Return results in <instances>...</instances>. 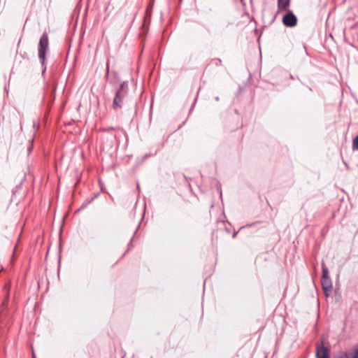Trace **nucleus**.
I'll return each mask as SVG.
<instances>
[{
	"instance_id": "f257e3e1",
	"label": "nucleus",
	"mask_w": 358,
	"mask_h": 358,
	"mask_svg": "<svg viewBox=\"0 0 358 358\" xmlns=\"http://www.w3.org/2000/svg\"><path fill=\"white\" fill-rule=\"evenodd\" d=\"M128 87L127 85L125 82L122 83L118 90L115 94V96L113 100V107L114 109L117 110L121 108L123 106V102L125 97L127 95Z\"/></svg>"
},
{
	"instance_id": "f03ea898",
	"label": "nucleus",
	"mask_w": 358,
	"mask_h": 358,
	"mask_svg": "<svg viewBox=\"0 0 358 358\" xmlns=\"http://www.w3.org/2000/svg\"><path fill=\"white\" fill-rule=\"evenodd\" d=\"M48 37L47 34H43L39 41V48H38V57L41 59L42 64L44 63L45 59L46 50L48 48Z\"/></svg>"
},
{
	"instance_id": "7ed1b4c3",
	"label": "nucleus",
	"mask_w": 358,
	"mask_h": 358,
	"mask_svg": "<svg viewBox=\"0 0 358 358\" xmlns=\"http://www.w3.org/2000/svg\"><path fill=\"white\" fill-rule=\"evenodd\" d=\"M316 358H329V349L324 347L323 342L317 344L316 347Z\"/></svg>"
},
{
	"instance_id": "20e7f679",
	"label": "nucleus",
	"mask_w": 358,
	"mask_h": 358,
	"mask_svg": "<svg viewBox=\"0 0 358 358\" xmlns=\"http://www.w3.org/2000/svg\"><path fill=\"white\" fill-rule=\"evenodd\" d=\"M282 22L286 27H293L296 24L297 18L293 13L289 12L284 15Z\"/></svg>"
},
{
	"instance_id": "39448f33",
	"label": "nucleus",
	"mask_w": 358,
	"mask_h": 358,
	"mask_svg": "<svg viewBox=\"0 0 358 358\" xmlns=\"http://www.w3.org/2000/svg\"><path fill=\"white\" fill-rule=\"evenodd\" d=\"M322 286L324 292L327 296L329 295L332 290V282L331 278H322Z\"/></svg>"
},
{
	"instance_id": "423d86ee",
	"label": "nucleus",
	"mask_w": 358,
	"mask_h": 358,
	"mask_svg": "<svg viewBox=\"0 0 358 358\" xmlns=\"http://www.w3.org/2000/svg\"><path fill=\"white\" fill-rule=\"evenodd\" d=\"M289 5V0H278V6L280 10H287Z\"/></svg>"
},
{
	"instance_id": "0eeeda50",
	"label": "nucleus",
	"mask_w": 358,
	"mask_h": 358,
	"mask_svg": "<svg viewBox=\"0 0 358 358\" xmlns=\"http://www.w3.org/2000/svg\"><path fill=\"white\" fill-rule=\"evenodd\" d=\"M341 358H358V348L355 349L353 352H345Z\"/></svg>"
},
{
	"instance_id": "6e6552de",
	"label": "nucleus",
	"mask_w": 358,
	"mask_h": 358,
	"mask_svg": "<svg viewBox=\"0 0 358 358\" xmlns=\"http://www.w3.org/2000/svg\"><path fill=\"white\" fill-rule=\"evenodd\" d=\"M330 278L329 277V270L328 268L325 266L324 264H322V278Z\"/></svg>"
},
{
	"instance_id": "1a4fd4ad",
	"label": "nucleus",
	"mask_w": 358,
	"mask_h": 358,
	"mask_svg": "<svg viewBox=\"0 0 358 358\" xmlns=\"http://www.w3.org/2000/svg\"><path fill=\"white\" fill-rule=\"evenodd\" d=\"M352 145L354 149L358 150V136L353 140Z\"/></svg>"
}]
</instances>
